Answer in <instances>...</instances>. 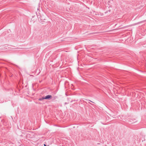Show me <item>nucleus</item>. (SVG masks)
<instances>
[{
    "label": "nucleus",
    "mask_w": 146,
    "mask_h": 146,
    "mask_svg": "<svg viewBox=\"0 0 146 146\" xmlns=\"http://www.w3.org/2000/svg\"><path fill=\"white\" fill-rule=\"evenodd\" d=\"M52 98V96L51 95H48L46 96H43L41 98H39L38 99V100L40 101H41L44 99L50 100Z\"/></svg>",
    "instance_id": "1"
},
{
    "label": "nucleus",
    "mask_w": 146,
    "mask_h": 146,
    "mask_svg": "<svg viewBox=\"0 0 146 146\" xmlns=\"http://www.w3.org/2000/svg\"><path fill=\"white\" fill-rule=\"evenodd\" d=\"M136 121L135 119H131L129 120V122L131 123H133Z\"/></svg>",
    "instance_id": "2"
},
{
    "label": "nucleus",
    "mask_w": 146,
    "mask_h": 146,
    "mask_svg": "<svg viewBox=\"0 0 146 146\" xmlns=\"http://www.w3.org/2000/svg\"><path fill=\"white\" fill-rule=\"evenodd\" d=\"M57 98H58V96H55L53 97L54 100H55Z\"/></svg>",
    "instance_id": "3"
},
{
    "label": "nucleus",
    "mask_w": 146,
    "mask_h": 146,
    "mask_svg": "<svg viewBox=\"0 0 146 146\" xmlns=\"http://www.w3.org/2000/svg\"><path fill=\"white\" fill-rule=\"evenodd\" d=\"M68 104V103L65 102V103L64 104Z\"/></svg>",
    "instance_id": "4"
},
{
    "label": "nucleus",
    "mask_w": 146,
    "mask_h": 146,
    "mask_svg": "<svg viewBox=\"0 0 146 146\" xmlns=\"http://www.w3.org/2000/svg\"><path fill=\"white\" fill-rule=\"evenodd\" d=\"M44 146H49L48 145H46L45 144L44 145Z\"/></svg>",
    "instance_id": "5"
},
{
    "label": "nucleus",
    "mask_w": 146,
    "mask_h": 146,
    "mask_svg": "<svg viewBox=\"0 0 146 146\" xmlns=\"http://www.w3.org/2000/svg\"><path fill=\"white\" fill-rule=\"evenodd\" d=\"M88 100L90 102H93V103H94V102H92V101H90V100Z\"/></svg>",
    "instance_id": "6"
},
{
    "label": "nucleus",
    "mask_w": 146,
    "mask_h": 146,
    "mask_svg": "<svg viewBox=\"0 0 146 146\" xmlns=\"http://www.w3.org/2000/svg\"><path fill=\"white\" fill-rule=\"evenodd\" d=\"M110 11H111L110 10H109V11H109V12H110Z\"/></svg>",
    "instance_id": "7"
},
{
    "label": "nucleus",
    "mask_w": 146,
    "mask_h": 146,
    "mask_svg": "<svg viewBox=\"0 0 146 146\" xmlns=\"http://www.w3.org/2000/svg\"><path fill=\"white\" fill-rule=\"evenodd\" d=\"M89 103H90L92 105V104L90 103V102H89Z\"/></svg>",
    "instance_id": "8"
},
{
    "label": "nucleus",
    "mask_w": 146,
    "mask_h": 146,
    "mask_svg": "<svg viewBox=\"0 0 146 146\" xmlns=\"http://www.w3.org/2000/svg\"><path fill=\"white\" fill-rule=\"evenodd\" d=\"M37 10H38V9H37Z\"/></svg>",
    "instance_id": "9"
}]
</instances>
